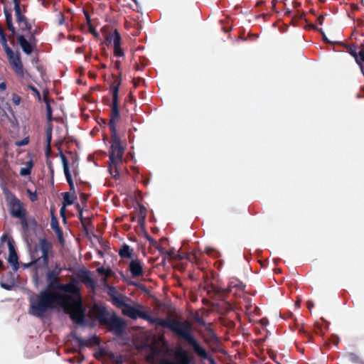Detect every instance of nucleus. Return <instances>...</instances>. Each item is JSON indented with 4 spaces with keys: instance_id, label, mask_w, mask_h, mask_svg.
<instances>
[{
    "instance_id": "f257e3e1",
    "label": "nucleus",
    "mask_w": 364,
    "mask_h": 364,
    "mask_svg": "<svg viewBox=\"0 0 364 364\" xmlns=\"http://www.w3.org/2000/svg\"><path fill=\"white\" fill-rule=\"evenodd\" d=\"M29 314L36 317L43 318L47 311L60 306L75 323H84L85 309L80 292L64 293L44 289L29 298Z\"/></svg>"
},
{
    "instance_id": "f03ea898",
    "label": "nucleus",
    "mask_w": 364,
    "mask_h": 364,
    "mask_svg": "<svg viewBox=\"0 0 364 364\" xmlns=\"http://www.w3.org/2000/svg\"><path fill=\"white\" fill-rule=\"evenodd\" d=\"M120 80L118 79L111 85V93H112V102L110 105V119H109L108 127L110 130L111 146L109 151V171L113 178L119 176V173L117 170V166L122 163L125 146L122 145L119 140V136L116 131V123L119 119V89Z\"/></svg>"
},
{
    "instance_id": "7ed1b4c3",
    "label": "nucleus",
    "mask_w": 364,
    "mask_h": 364,
    "mask_svg": "<svg viewBox=\"0 0 364 364\" xmlns=\"http://www.w3.org/2000/svg\"><path fill=\"white\" fill-rule=\"evenodd\" d=\"M142 319L149 322L151 325L168 328L173 334L185 340L193 348L194 353H196L198 358L208 360L210 364H215V360L205 351V348L200 346L193 336L192 325L188 321H181L176 318L165 320L161 317H153L151 316H146Z\"/></svg>"
},
{
    "instance_id": "20e7f679",
    "label": "nucleus",
    "mask_w": 364,
    "mask_h": 364,
    "mask_svg": "<svg viewBox=\"0 0 364 364\" xmlns=\"http://www.w3.org/2000/svg\"><path fill=\"white\" fill-rule=\"evenodd\" d=\"M62 268L59 263L55 264L54 269L48 270L46 272V290H58L64 293H77L80 292V287L77 286V282L73 279L68 284H63L59 279Z\"/></svg>"
},
{
    "instance_id": "39448f33",
    "label": "nucleus",
    "mask_w": 364,
    "mask_h": 364,
    "mask_svg": "<svg viewBox=\"0 0 364 364\" xmlns=\"http://www.w3.org/2000/svg\"><path fill=\"white\" fill-rule=\"evenodd\" d=\"M96 319L102 325H105L117 334L123 333L124 321L115 315L109 316V312L103 306L95 308Z\"/></svg>"
},
{
    "instance_id": "423d86ee",
    "label": "nucleus",
    "mask_w": 364,
    "mask_h": 364,
    "mask_svg": "<svg viewBox=\"0 0 364 364\" xmlns=\"http://www.w3.org/2000/svg\"><path fill=\"white\" fill-rule=\"evenodd\" d=\"M4 16H6V26H8V30L12 33L13 36L16 35V41L17 43H18L19 46H21V50H23V53L30 55L36 49V43H38V40L36 38H31V39L26 38L22 34H16V29L13 25V21H11V14L8 11H4Z\"/></svg>"
},
{
    "instance_id": "0eeeda50",
    "label": "nucleus",
    "mask_w": 364,
    "mask_h": 364,
    "mask_svg": "<svg viewBox=\"0 0 364 364\" xmlns=\"http://www.w3.org/2000/svg\"><path fill=\"white\" fill-rule=\"evenodd\" d=\"M3 195H4V198H6L9 213H10L12 218L26 216V209L23 203L13 192L10 191L7 188H3Z\"/></svg>"
},
{
    "instance_id": "6e6552de",
    "label": "nucleus",
    "mask_w": 364,
    "mask_h": 364,
    "mask_svg": "<svg viewBox=\"0 0 364 364\" xmlns=\"http://www.w3.org/2000/svg\"><path fill=\"white\" fill-rule=\"evenodd\" d=\"M245 284L237 279L232 278L230 279L227 288L217 287L212 286L210 291L215 293L219 297H224L228 294H232L235 297H241L244 292Z\"/></svg>"
},
{
    "instance_id": "1a4fd4ad",
    "label": "nucleus",
    "mask_w": 364,
    "mask_h": 364,
    "mask_svg": "<svg viewBox=\"0 0 364 364\" xmlns=\"http://www.w3.org/2000/svg\"><path fill=\"white\" fill-rule=\"evenodd\" d=\"M53 248V245L46 238L40 239L39 240V249L41 250L42 255L41 257H38L33 259V262L23 264L25 268L30 267L32 265L37 264L38 262L42 261V266L47 267L48 264V253L49 251Z\"/></svg>"
},
{
    "instance_id": "9d476101",
    "label": "nucleus",
    "mask_w": 364,
    "mask_h": 364,
    "mask_svg": "<svg viewBox=\"0 0 364 364\" xmlns=\"http://www.w3.org/2000/svg\"><path fill=\"white\" fill-rule=\"evenodd\" d=\"M13 3H14V11H15V17H16V22L18 24L19 30L21 32L24 31H30V29H32V25L29 22V20L22 14V13L26 12V6H23V9L19 6V0H13Z\"/></svg>"
},
{
    "instance_id": "9b49d317",
    "label": "nucleus",
    "mask_w": 364,
    "mask_h": 364,
    "mask_svg": "<svg viewBox=\"0 0 364 364\" xmlns=\"http://www.w3.org/2000/svg\"><path fill=\"white\" fill-rule=\"evenodd\" d=\"M173 355H175V361L168 358H162L160 364H191L192 363V356L182 348L176 349Z\"/></svg>"
},
{
    "instance_id": "f8f14e48",
    "label": "nucleus",
    "mask_w": 364,
    "mask_h": 364,
    "mask_svg": "<svg viewBox=\"0 0 364 364\" xmlns=\"http://www.w3.org/2000/svg\"><path fill=\"white\" fill-rule=\"evenodd\" d=\"M6 240H8L9 247L8 262L10 263L11 266H12L13 271L16 272L19 269V263H18V256L17 253L16 252L15 247H14L13 241L10 239H8L6 235H2V242Z\"/></svg>"
},
{
    "instance_id": "ddd939ff",
    "label": "nucleus",
    "mask_w": 364,
    "mask_h": 364,
    "mask_svg": "<svg viewBox=\"0 0 364 364\" xmlns=\"http://www.w3.org/2000/svg\"><path fill=\"white\" fill-rule=\"evenodd\" d=\"M6 56H8L9 61H10V64L12 65L15 73L19 77H23V66L22 65L19 54L15 55L12 51V54H6Z\"/></svg>"
},
{
    "instance_id": "4468645a",
    "label": "nucleus",
    "mask_w": 364,
    "mask_h": 364,
    "mask_svg": "<svg viewBox=\"0 0 364 364\" xmlns=\"http://www.w3.org/2000/svg\"><path fill=\"white\" fill-rule=\"evenodd\" d=\"M122 314L123 315L128 316L131 319H136L137 318L143 319L150 316L147 313L141 310H139L132 306H127L126 307H123Z\"/></svg>"
},
{
    "instance_id": "2eb2a0df",
    "label": "nucleus",
    "mask_w": 364,
    "mask_h": 364,
    "mask_svg": "<svg viewBox=\"0 0 364 364\" xmlns=\"http://www.w3.org/2000/svg\"><path fill=\"white\" fill-rule=\"evenodd\" d=\"M60 156L61 159V164H63V168H64L65 176H66L67 183H68L69 189H70V194H75V189L74 188L73 180H72L71 173L69 171L67 157L63 152H61V151H60Z\"/></svg>"
},
{
    "instance_id": "dca6fc26",
    "label": "nucleus",
    "mask_w": 364,
    "mask_h": 364,
    "mask_svg": "<svg viewBox=\"0 0 364 364\" xmlns=\"http://www.w3.org/2000/svg\"><path fill=\"white\" fill-rule=\"evenodd\" d=\"M109 296L111 297V302L112 304L118 309L125 308L126 306H130V304L125 302V296L122 295H118L116 293L115 288L111 287L108 292Z\"/></svg>"
},
{
    "instance_id": "f3484780",
    "label": "nucleus",
    "mask_w": 364,
    "mask_h": 364,
    "mask_svg": "<svg viewBox=\"0 0 364 364\" xmlns=\"http://www.w3.org/2000/svg\"><path fill=\"white\" fill-rule=\"evenodd\" d=\"M73 338H75V341L77 342V345H79L80 348L92 347L94 346L99 345L100 343L98 337L95 335L88 338V339H84L77 335L73 336Z\"/></svg>"
},
{
    "instance_id": "a211bd4d",
    "label": "nucleus",
    "mask_w": 364,
    "mask_h": 364,
    "mask_svg": "<svg viewBox=\"0 0 364 364\" xmlns=\"http://www.w3.org/2000/svg\"><path fill=\"white\" fill-rule=\"evenodd\" d=\"M77 278L81 281L82 284L85 286L94 289L96 288L94 279L90 276V272L88 270H81L77 273Z\"/></svg>"
},
{
    "instance_id": "6ab92c4d",
    "label": "nucleus",
    "mask_w": 364,
    "mask_h": 364,
    "mask_svg": "<svg viewBox=\"0 0 364 364\" xmlns=\"http://www.w3.org/2000/svg\"><path fill=\"white\" fill-rule=\"evenodd\" d=\"M63 196V207L60 208V215L65 218V208L66 206L72 205L76 200L75 193H70V192H64L61 193Z\"/></svg>"
},
{
    "instance_id": "aec40b11",
    "label": "nucleus",
    "mask_w": 364,
    "mask_h": 364,
    "mask_svg": "<svg viewBox=\"0 0 364 364\" xmlns=\"http://www.w3.org/2000/svg\"><path fill=\"white\" fill-rule=\"evenodd\" d=\"M129 269L131 272L132 277L134 278L142 276V263L139 259H133L129 264Z\"/></svg>"
},
{
    "instance_id": "412c9836",
    "label": "nucleus",
    "mask_w": 364,
    "mask_h": 364,
    "mask_svg": "<svg viewBox=\"0 0 364 364\" xmlns=\"http://www.w3.org/2000/svg\"><path fill=\"white\" fill-rule=\"evenodd\" d=\"M121 42L122 38L119 34L115 35L114 43H113V55H114L115 57L122 58L124 56L123 50L120 48Z\"/></svg>"
},
{
    "instance_id": "4be33fe9",
    "label": "nucleus",
    "mask_w": 364,
    "mask_h": 364,
    "mask_svg": "<svg viewBox=\"0 0 364 364\" xmlns=\"http://www.w3.org/2000/svg\"><path fill=\"white\" fill-rule=\"evenodd\" d=\"M13 218L19 220V222H21V230H23V232H26L29 230V222L33 223L34 225H36V220L33 218L28 220L26 218V215L22 217H13Z\"/></svg>"
},
{
    "instance_id": "5701e85b",
    "label": "nucleus",
    "mask_w": 364,
    "mask_h": 364,
    "mask_svg": "<svg viewBox=\"0 0 364 364\" xmlns=\"http://www.w3.org/2000/svg\"><path fill=\"white\" fill-rule=\"evenodd\" d=\"M50 228H52L53 231H54L55 233H56L57 238H58V240H60V241L61 242L62 230L60 227L59 226V224H58L57 218L55 217V215H53V214H52V218H50Z\"/></svg>"
},
{
    "instance_id": "b1692460",
    "label": "nucleus",
    "mask_w": 364,
    "mask_h": 364,
    "mask_svg": "<svg viewBox=\"0 0 364 364\" xmlns=\"http://www.w3.org/2000/svg\"><path fill=\"white\" fill-rule=\"evenodd\" d=\"M119 256L123 259H131L132 258V250L129 246L123 245L122 247L119 250Z\"/></svg>"
},
{
    "instance_id": "393cba45",
    "label": "nucleus",
    "mask_w": 364,
    "mask_h": 364,
    "mask_svg": "<svg viewBox=\"0 0 364 364\" xmlns=\"http://www.w3.org/2000/svg\"><path fill=\"white\" fill-rule=\"evenodd\" d=\"M0 42H1L4 52H6V54L11 55L13 50H11V48L9 47V45L7 44L6 34L0 35Z\"/></svg>"
},
{
    "instance_id": "a878e982",
    "label": "nucleus",
    "mask_w": 364,
    "mask_h": 364,
    "mask_svg": "<svg viewBox=\"0 0 364 364\" xmlns=\"http://www.w3.org/2000/svg\"><path fill=\"white\" fill-rule=\"evenodd\" d=\"M50 141H51V127L46 129V156H48L50 154Z\"/></svg>"
},
{
    "instance_id": "bb28decb",
    "label": "nucleus",
    "mask_w": 364,
    "mask_h": 364,
    "mask_svg": "<svg viewBox=\"0 0 364 364\" xmlns=\"http://www.w3.org/2000/svg\"><path fill=\"white\" fill-rule=\"evenodd\" d=\"M347 360L350 363H355V364H363V360L360 358L354 353H348L347 354Z\"/></svg>"
},
{
    "instance_id": "cd10ccee",
    "label": "nucleus",
    "mask_w": 364,
    "mask_h": 364,
    "mask_svg": "<svg viewBox=\"0 0 364 364\" xmlns=\"http://www.w3.org/2000/svg\"><path fill=\"white\" fill-rule=\"evenodd\" d=\"M119 35V31L117 29H114L112 33H109L106 34V37H105V41H106L107 46L111 45V43H114V38H115V35Z\"/></svg>"
},
{
    "instance_id": "c85d7f7f",
    "label": "nucleus",
    "mask_w": 364,
    "mask_h": 364,
    "mask_svg": "<svg viewBox=\"0 0 364 364\" xmlns=\"http://www.w3.org/2000/svg\"><path fill=\"white\" fill-rule=\"evenodd\" d=\"M43 101L44 103H46V114H51L53 113V110L50 107V102H53V99H50L48 97V95H47V93L43 92Z\"/></svg>"
},
{
    "instance_id": "c756f323",
    "label": "nucleus",
    "mask_w": 364,
    "mask_h": 364,
    "mask_svg": "<svg viewBox=\"0 0 364 364\" xmlns=\"http://www.w3.org/2000/svg\"><path fill=\"white\" fill-rule=\"evenodd\" d=\"M146 208L144 206L140 205L139 206V211H138V223L141 224L144 219H146Z\"/></svg>"
},
{
    "instance_id": "7c9ffc66",
    "label": "nucleus",
    "mask_w": 364,
    "mask_h": 364,
    "mask_svg": "<svg viewBox=\"0 0 364 364\" xmlns=\"http://www.w3.org/2000/svg\"><path fill=\"white\" fill-rule=\"evenodd\" d=\"M31 168H32V163L28 162V164H27V166L21 168V171H19V175H21V176H29L31 173Z\"/></svg>"
},
{
    "instance_id": "2f4dec72",
    "label": "nucleus",
    "mask_w": 364,
    "mask_h": 364,
    "mask_svg": "<svg viewBox=\"0 0 364 364\" xmlns=\"http://www.w3.org/2000/svg\"><path fill=\"white\" fill-rule=\"evenodd\" d=\"M355 62L358 66H361L364 63V50H361L358 51V53L356 54Z\"/></svg>"
},
{
    "instance_id": "473e14b6",
    "label": "nucleus",
    "mask_w": 364,
    "mask_h": 364,
    "mask_svg": "<svg viewBox=\"0 0 364 364\" xmlns=\"http://www.w3.org/2000/svg\"><path fill=\"white\" fill-rule=\"evenodd\" d=\"M348 52L353 58H356V55L358 54V51H357V47L355 45H351L348 46Z\"/></svg>"
},
{
    "instance_id": "72a5a7b5",
    "label": "nucleus",
    "mask_w": 364,
    "mask_h": 364,
    "mask_svg": "<svg viewBox=\"0 0 364 364\" xmlns=\"http://www.w3.org/2000/svg\"><path fill=\"white\" fill-rule=\"evenodd\" d=\"M97 273L101 275H105L106 277H109V274L111 273V270L109 269H105L104 267H99L97 269Z\"/></svg>"
},
{
    "instance_id": "f704fd0d",
    "label": "nucleus",
    "mask_w": 364,
    "mask_h": 364,
    "mask_svg": "<svg viewBox=\"0 0 364 364\" xmlns=\"http://www.w3.org/2000/svg\"><path fill=\"white\" fill-rule=\"evenodd\" d=\"M27 193H28L30 201L35 202L38 200V195L36 192H33L30 189H27Z\"/></svg>"
},
{
    "instance_id": "c9c22d12",
    "label": "nucleus",
    "mask_w": 364,
    "mask_h": 364,
    "mask_svg": "<svg viewBox=\"0 0 364 364\" xmlns=\"http://www.w3.org/2000/svg\"><path fill=\"white\" fill-rule=\"evenodd\" d=\"M29 144V137H26L20 141L15 142V145L18 146H23Z\"/></svg>"
},
{
    "instance_id": "e433bc0d",
    "label": "nucleus",
    "mask_w": 364,
    "mask_h": 364,
    "mask_svg": "<svg viewBox=\"0 0 364 364\" xmlns=\"http://www.w3.org/2000/svg\"><path fill=\"white\" fill-rule=\"evenodd\" d=\"M88 31H90V33H91L94 37L99 38V33L96 31V29L95 28L94 26L92 23H90V25H88Z\"/></svg>"
},
{
    "instance_id": "4c0bfd02",
    "label": "nucleus",
    "mask_w": 364,
    "mask_h": 364,
    "mask_svg": "<svg viewBox=\"0 0 364 364\" xmlns=\"http://www.w3.org/2000/svg\"><path fill=\"white\" fill-rule=\"evenodd\" d=\"M28 89L30 90H31V92H33V95H35L36 97H37L38 100H41V95H40V92L38 90L37 88H36V87L31 85H28Z\"/></svg>"
},
{
    "instance_id": "58836bf2",
    "label": "nucleus",
    "mask_w": 364,
    "mask_h": 364,
    "mask_svg": "<svg viewBox=\"0 0 364 364\" xmlns=\"http://www.w3.org/2000/svg\"><path fill=\"white\" fill-rule=\"evenodd\" d=\"M146 241L149 242V244H150V245H151V247H158V246H159V244L157 243L156 240H155L150 235H146Z\"/></svg>"
},
{
    "instance_id": "ea45409f",
    "label": "nucleus",
    "mask_w": 364,
    "mask_h": 364,
    "mask_svg": "<svg viewBox=\"0 0 364 364\" xmlns=\"http://www.w3.org/2000/svg\"><path fill=\"white\" fill-rule=\"evenodd\" d=\"M25 32L28 33V39H31V38H36V36L38 35V31L37 29H30V31H25Z\"/></svg>"
},
{
    "instance_id": "a19ab883",
    "label": "nucleus",
    "mask_w": 364,
    "mask_h": 364,
    "mask_svg": "<svg viewBox=\"0 0 364 364\" xmlns=\"http://www.w3.org/2000/svg\"><path fill=\"white\" fill-rule=\"evenodd\" d=\"M299 333L304 334V336L306 338V342H311V336L306 331H304L302 328L299 329Z\"/></svg>"
},
{
    "instance_id": "79ce46f5",
    "label": "nucleus",
    "mask_w": 364,
    "mask_h": 364,
    "mask_svg": "<svg viewBox=\"0 0 364 364\" xmlns=\"http://www.w3.org/2000/svg\"><path fill=\"white\" fill-rule=\"evenodd\" d=\"M82 229L85 233L88 234V226H90L92 228V223L90 221H87V223H81Z\"/></svg>"
},
{
    "instance_id": "37998d69",
    "label": "nucleus",
    "mask_w": 364,
    "mask_h": 364,
    "mask_svg": "<svg viewBox=\"0 0 364 364\" xmlns=\"http://www.w3.org/2000/svg\"><path fill=\"white\" fill-rule=\"evenodd\" d=\"M206 253H208V255L215 257H217L218 256H219V254L218 253V252H216L215 250L210 248V247H208V249H206Z\"/></svg>"
},
{
    "instance_id": "c03bdc74",
    "label": "nucleus",
    "mask_w": 364,
    "mask_h": 364,
    "mask_svg": "<svg viewBox=\"0 0 364 364\" xmlns=\"http://www.w3.org/2000/svg\"><path fill=\"white\" fill-rule=\"evenodd\" d=\"M131 285L132 286H135L138 289H139L140 290H141L142 291L145 292V293H147V289H146V286L143 285V284H140L139 283H135V282H131Z\"/></svg>"
},
{
    "instance_id": "a18cd8bd",
    "label": "nucleus",
    "mask_w": 364,
    "mask_h": 364,
    "mask_svg": "<svg viewBox=\"0 0 364 364\" xmlns=\"http://www.w3.org/2000/svg\"><path fill=\"white\" fill-rule=\"evenodd\" d=\"M46 166H48V170H50V174L53 175V163L50 159H49V156H46Z\"/></svg>"
},
{
    "instance_id": "49530a36",
    "label": "nucleus",
    "mask_w": 364,
    "mask_h": 364,
    "mask_svg": "<svg viewBox=\"0 0 364 364\" xmlns=\"http://www.w3.org/2000/svg\"><path fill=\"white\" fill-rule=\"evenodd\" d=\"M88 195L85 193H80V200H81L82 203L85 204L87 201Z\"/></svg>"
},
{
    "instance_id": "de8ad7c7",
    "label": "nucleus",
    "mask_w": 364,
    "mask_h": 364,
    "mask_svg": "<svg viewBox=\"0 0 364 364\" xmlns=\"http://www.w3.org/2000/svg\"><path fill=\"white\" fill-rule=\"evenodd\" d=\"M12 101H13V104H14L16 105H19V104H20V97L18 96L17 95H13Z\"/></svg>"
},
{
    "instance_id": "09e8293b",
    "label": "nucleus",
    "mask_w": 364,
    "mask_h": 364,
    "mask_svg": "<svg viewBox=\"0 0 364 364\" xmlns=\"http://www.w3.org/2000/svg\"><path fill=\"white\" fill-rule=\"evenodd\" d=\"M83 13L84 16H85V20H87V26H89V24H92V21L90 20V16H89L88 12L87 11H84Z\"/></svg>"
},
{
    "instance_id": "8fccbe9b",
    "label": "nucleus",
    "mask_w": 364,
    "mask_h": 364,
    "mask_svg": "<svg viewBox=\"0 0 364 364\" xmlns=\"http://www.w3.org/2000/svg\"><path fill=\"white\" fill-rule=\"evenodd\" d=\"M13 285H14L13 283H11L9 284L1 282V287L6 290H10L13 287Z\"/></svg>"
},
{
    "instance_id": "3c124183",
    "label": "nucleus",
    "mask_w": 364,
    "mask_h": 364,
    "mask_svg": "<svg viewBox=\"0 0 364 364\" xmlns=\"http://www.w3.org/2000/svg\"><path fill=\"white\" fill-rule=\"evenodd\" d=\"M79 220H80V222H81V223H87L89 221L88 219H86L84 217H82V210H80Z\"/></svg>"
},
{
    "instance_id": "603ef678",
    "label": "nucleus",
    "mask_w": 364,
    "mask_h": 364,
    "mask_svg": "<svg viewBox=\"0 0 364 364\" xmlns=\"http://www.w3.org/2000/svg\"><path fill=\"white\" fill-rule=\"evenodd\" d=\"M154 247L156 248V250H158L161 255H164V253H167V252H168V250H166L165 248L160 247V246Z\"/></svg>"
},
{
    "instance_id": "864d4df0",
    "label": "nucleus",
    "mask_w": 364,
    "mask_h": 364,
    "mask_svg": "<svg viewBox=\"0 0 364 364\" xmlns=\"http://www.w3.org/2000/svg\"><path fill=\"white\" fill-rule=\"evenodd\" d=\"M325 19V16H320V17L317 18V23H318V24L321 25L322 23L323 22V20Z\"/></svg>"
},
{
    "instance_id": "5fc2aeb1",
    "label": "nucleus",
    "mask_w": 364,
    "mask_h": 364,
    "mask_svg": "<svg viewBox=\"0 0 364 364\" xmlns=\"http://www.w3.org/2000/svg\"><path fill=\"white\" fill-rule=\"evenodd\" d=\"M6 89V84L5 82L0 83V90H1V92H3Z\"/></svg>"
},
{
    "instance_id": "6e6d98bb",
    "label": "nucleus",
    "mask_w": 364,
    "mask_h": 364,
    "mask_svg": "<svg viewBox=\"0 0 364 364\" xmlns=\"http://www.w3.org/2000/svg\"><path fill=\"white\" fill-rule=\"evenodd\" d=\"M46 120H48V122H50L53 121V115L51 114H46Z\"/></svg>"
},
{
    "instance_id": "4d7b16f0",
    "label": "nucleus",
    "mask_w": 364,
    "mask_h": 364,
    "mask_svg": "<svg viewBox=\"0 0 364 364\" xmlns=\"http://www.w3.org/2000/svg\"><path fill=\"white\" fill-rule=\"evenodd\" d=\"M163 255H166L170 257H172L173 256V252L171 250H168V251H167V252H164V254H163Z\"/></svg>"
},
{
    "instance_id": "13d9d810",
    "label": "nucleus",
    "mask_w": 364,
    "mask_h": 364,
    "mask_svg": "<svg viewBox=\"0 0 364 364\" xmlns=\"http://www.w3.org/2000/svg\"><path fill=\"white\" fill-rule=\"evenodd\" d=\"M306 305H308L309 309H311L314 306L313 302L311 301H309L308 303H306Z\"/></svg>"
},
{
    "instance_id": "bf43d9fd",
    "label": "nucleus",
    "mask_w": 364,
    "mask_h": 364,
    "mask_svg": "<svg viewBox=\"0 0 364 364\" xmlns=\"http://www.w3.org/2000/svg\"><path fill=\"white\" fill-rule=\"evenodd\" d=\"M321 331V327L318 325L315 326V333L318 334V331Z\"/></svg>"
},
{
    "instance_id": "052dcab7",
    "label": "nucleus",
    "mask_w": 364,
    "mask_h": 364,
    "mask_svg": "<svg viewBox=\"0 0 364 364\" xmlns=\"http://www.w3.org/2000/svg\"><path fill=\"white\" fill-rule=\"evenodd\" d=\"M119 66H120L119 61L115 62V67H117V68H118V70L119 69Z\"/></svg>"
},
{
    "instance_id": "680f3d73",
    "label": "nucleus",
    "mask_w": 364,
    "mask_h": 364,
    "mask_svg": "<svg viewBox=\"0 0 364 364\" xmlns=\"http://www.w3.org/2000/svg\"><path fill=\"white\" fill-rule=\"evenodd\" d=\"M75 207H77V212H80V210L82 211V208H80L79 204H77V205H75Z\"/></svg>"
},
{
    "instance_id": "e2e57ef3",
    "label": "nucleus",
    "mask_w": 364,
    "mask_h": 364,
    "mask_svg": "<svg viewBox=\"0 0 364 364\" xmlns=\"http://www.w3.org/2000/svg\"><path fill=\"white\" fill-rule=\"evenodd\" d=\"M360 71H362L363 75H364V66L362 65V66H360Z\"/></svg>"
},
{
    "instance_id": "0e129e2a",
    "label": "nucleus",
    "mask_w": 364,
    "mask_h": 364,
    "mask_svg": "<svg viewBox=\"0 0 364 364\" xmlns=\"http://www.w3.org/2000/svg\"><path fill=\"white\" fill-rule=\"evenodd\" d=\"M303 16H304V13L299 14V16H298L300 19H302Z\"/></svg>"
},
{
    "instance_id": "69168bd1",
    "label": "nucleus",
    "mask_w": 364,
    "mask_h": 364,
    "mask_svg": "<svg viewBox=\"0 0 364 364\" xmlns=\"http://www.w3.org/2000/svg\"><path fill=\"white\" fill-rule=\"evenodd\" d=\"M300 6V3L295 2V8H298Z\"/></svg>"
},
{
    "instance_id": "338daca9",
    "label": "nucleus",
    "mask_w": 364,
    "mask_h": 364,
    "mask_svg": "<svg viewBox=\"0 0 364 364\" xmlns=\"http://www.w3.org/2000/svg\"><path fill=\"white\" fill-rule=\"evenodd\" d=\"M290 14H291L290 10H287V11H286V13H285V14H286V15L289 16V15H290Z\"/></svg>"
},
{
    "instance_id": "774afa93",
    "label": "nucleus",
    "mask_w": 364,
    "mask_h": 364,
    "mask_svg": "<svg viewBox=\"0 0 364 364\" xmlns=\"http://www.w3.org/2000/svg\"><path fill=\"white\" fill-rule=\"evenodd\" d=\"M277 3V0H272V5L274 6Z\"/></svg>"
}]
</instances>
